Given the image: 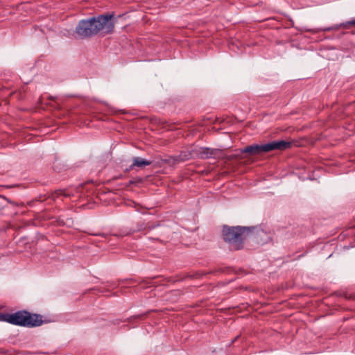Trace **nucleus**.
I'll return each instance as SVG.
<instances>
[{"instance_id":"5","label":"nucleus","mask_w":355,"mask_h":355,"mask_svg":"<svg viewBox=\"0 0 355 355\" xmlns=\"http://www.w3.org/2000/svg\"><path fill=\"white\" fill-rule=\"evenodd\" d=\"M218 152V150L216 149L202 147L196 150V154L199 158L209 159L210 157H215Z\"/></svg>"},{"instance_id":"7","label":"nucleus","mask_w":355,"mask_h":355,"mask_svg":"<svg viewBox=\"0 0 355 355\" xmlns=\"http://www.w3.org/2000/svg\"><path fill=\"white\" fill-rule=\"evenodd\" d=\"M69 196V195L67 194L64 191L62 190H58L55 191L54 193H51V198L55 200L58 196Z\"/></svg>"},{"instance_id":"4","label":"nucleus","mask_w":355,"mask_h":355,"mask_svg":"<svg viewBox=\"0 0 355 355\" xmlns=\"http://www.w3.org/2000/svg\"><path fill=\"white\" fill-rule=\"evenodd\" d=\"M292 143L284 140L272 141L264 144H254L245 147L241 151L243 153H248L252 155H261L263 153H268L275 150H284L290 148Z\"/></svg>"},{"instance_id":"10","label":"nucleus","mask_w":355,"mask_h":355,"mask_svg":"<svg viewBox=\"0 0 355 355\" xmlns=\"http://www.w3.org/2000/svg\"><path fill=\"white\" fill-rule=\"evenodd\" d=\"M344 26L345 28H347L349 26H355V19L351 20V21H349L347 22H346L344 25Z\"/></svg>"},{"instance_id":"9","label":"nucleus","mask_w":355,"mask_h":355,"mask_svg":"<svg viewBox=\"0 0 355 355\" xmlns=\"http://www.w3.org/2000/svg\"><path fill=\"white\" fill-rule=\"evenodd\" d=\"M13 352H14L10 349L0 347V354H8V355H12Z\"/></svg>"},{"instance_id":"6","label":"nucleus","mask_w":355,"mask_h":355,"mask_svg":"<svg viewBox=\"0 0 355 355\" xmlns=\"http://www.w3.org/2000/svg\"><path fill=\"white\" fill-rule=\"evenodd\" d=\"M151 163V161L146 160L140 157H135L132 159V164L130 166L129 170H132L135 167L143 168L150 165Z\"/></svg>"},{"instance_id":"2","label":"nucleus","mask_w":355,"mask_h":355,"mask_svg":"<svg viewBox=\"0 0 355 355\" xmlns=\"http://www.w3.org/2000/svg\"><path fill=\"white\" fill-rule=\"evenodd\" d=\"M0 321L22 327H39L44 323L42 316L32 314L26 311H19L14 313H0Z\"/></svg>"},{"instance_id":"8","label":"nucleus","mask_w":355,"mask_h":355,"mask_svg":"<svg viewBox=\"0 0 355 355\" xmlns=\"http://www.w3.org/2000/svg\"><path fill=\"white\" fill-rule=\"evenodd\" d=\"M191 157H192V155H191V153H189V154L185 153L184 155L181 154L180 156V159L181 161H184V160H187V159H190Z\"/></svg>"},{"instance_id":"3","label":"nucleus","mask_w":355,"mask_h":355,"mask_svg":"<svg viewBox=\"0 0 355 355\" xmlns=\"http://www.w3.org/2000/svg\"><path fill=\"white\" fill-rule=\"evenodd\" d=\"M251 230L246 227H227L223 230L224 240L229 243L230 248L238 250L242 248L243 240L250 235Z\"/></svg>"},{"instance_id":"1","label":"nucleus","mask_w":355,"mask_h":355,"mask_svg":"<svg viewBox=\"0 0 355 355\" xmlns=\"http://www.w3.org/2000/svg\"><path fill=\"white\" fill-rule=\"evenodd\" d=\"M115 22L113 14L99 15L80 21L75 33L81 38L101 35L105 36L114 32Z\"/></svg>"},{"instance_id":"11","label":"nucleus","mask_w":355,"mask_h":355,"mask_svg":"<svg viewBox=\"0 0 355 355\" xmlns=\"http://www.w3.org/2000/svg\"><path fill=\"white\" fill-rule=\"evenodd\" d=\"M239 338V336H236V337H235V338H234V341H235L236 340H237V338Z\"/></svg>"}]
</instances>
